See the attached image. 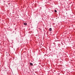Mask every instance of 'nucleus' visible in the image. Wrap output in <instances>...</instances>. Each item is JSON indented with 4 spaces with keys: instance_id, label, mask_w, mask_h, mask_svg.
Segmentation results:
<instances>
[{
    "instance_id": "f257e3e1",
    "label": "nucleus",
    "mask_w": 75,
    "mask_h": 75,
    "mask_svg": "<svg viewBox=\"0 0 75 75\" xmlns=\"http://www.w3.org/2000/svg\"><path fill=\"white\" fill-rule=\"evenodd\" d=\"M49 30L50 31H51L52 30V28H49Z\"/></svg>"
},
{
    "instance_id": "f03ea898",
    "label": "nucleus",
    "mask_w": 75,
    "mask_h": 75,
    "mask_svg": "<svg viewBox=\"0 0 75 75\" xmlns=\"http://www.w3.org/2000/svg\"><path fill=\"white\" fill-rule=\"evenodd\" d=\"M24 25H27V23H24Z\"/></svg>"
},
{
    "instance_id": "7ed1b4c3",
    "label": "nucleus",
    "mask_w": 75,
    "mask_h": 75,
    "mask_svg": "<svg viewBox=\"0 0 75 75\" xmlns=\"http://www.w3.org/2000/svg\"><path fill=\"white\" fill-rule=\"evenodd\" d=\"M30 64L32 66H33V63H30Z\"/></svg>"
},
{
    "instance_id": "20e7f679",
    "label": "nucleus",
    "mask_w": 75,
    "mask_h": 75,
    "mask_svg": "<svg viewBox=\"0 0 75 75\" xmlns=\"http://www.w3.org/2000/svg\"><path fill=\"white\" fill-rule=\"evenodd\" d=\"M54 11L55 13H57V10H54Z\"/></svg>"
}]
</instances>
